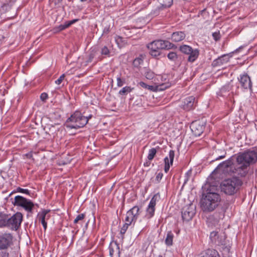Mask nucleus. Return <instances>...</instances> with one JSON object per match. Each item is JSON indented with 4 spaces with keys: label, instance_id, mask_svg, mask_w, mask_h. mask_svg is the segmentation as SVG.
I'll return each mask as SVG.
<instances>
[{
    "label": "nucleus",
    "instance_id": "12",
    "mask_svg": "<svg viewBox=\"0 0 257 257\" xmlns=\"http://www.w3.org/2000/svg\"><path fill=\"white\" fill-rule=\"evenodd\" d=\"M160 196L159 193H157L152 198L147 208L146 216L148 218H151L154 216L156 202L159 199H160Z\"/></svg>",
    "mask_w": 257,
    "mask_h": 257
},
{
    "label": "nucleus",
    "instance_id": "47",
    "mask_svg": "<svg viewBox=\"0 0 257 257\" xmlns=\"http://www.w3.org/2000/svg\"><path fill=\"white\" fill-rule=\"evenodd\" d=\"M40 98L42 101H45L48 98V95L46 93H43L40 96Z\"/></svg>",
    "mask_w": 257,
    "mask_h": 257
},
{
    "label": "nucleus",
    "instance_id": "45",
    "mask_svg": "<svg viewBox=\"0 0 257 257\" xmlns=\"http://www.w3.org/2000/svg\"><path fill=\"white\" fill-rule=\"evenodd\" d=\"M65 76L64 74L61 75L60 77L57 80L55 81V83L58 85L60 84L62 81L64 80Z\"/></svg>",
    "mask_w": 257,
    "mask_h": 257
},
{
    "label": "nucleus",
    "instance_id": "38",
    "mask_svg": "<svg viewBox=\"0 0 257 257\" xmlns=\"http://www.w3.org/2000/svg\"><path fill=\"white\" fill-rule=\"evenodd\" d=\"M85 214L82 213L78 215L76 218L74 220V223L77 224L79 223V221H82L85 217Z\"/></svg>",
    "mask_w": 257,
    "mask_h": 257
},
{
    "label": "nucleus",
    "instance_id": "14",
    "mask_svg": "<svg viewBox=\"0 0 257 257\" xmlns=\"http://www.w3.org/2000/svg\"><path fill=\"white\" fill-rule=\"evenodd\" d=\"M238 79L242 88L245 89H251L252 82L250 77L246 73L240 75Z\"/></svg>",
    "mask_w": 257,
    "mask_h": 257
},
{
    "label": "nucleus",
    "instance_id": "16",
    "mask_svg": "<svg viewBox=\"0 0 257 257\" xmlns=\"http://www.w3.org/2000/svg\"><path fill=\"white\" fill-rule=\"evenodd\" d=\"M175 156V152L173 150H170L169 154V157H166L164 159L165 168L164 170L167 173L170 169V165H172Z\"/></svg>",
    "mask_w": 257,
    "mask_h": 257
},
{
    "label": "nucleus",
    "instance_id": "5",
    "mask_svg": "<svg viewBox=\"0 0 257 257\" xmlns=\"http://www.w3.org/2000/svg\"><path fill=\"white\" fill-rule=\"evenodd\" d=\"M242 185V181L237 177L224 180L221 184V189L226 194L232 195L236 192Z\"/></svg>",
    "mask_w": 257,
    "mask_h": 257
},
{
    "label": "nucleus",
    "instance_id": "4",
    "mask_svg": "<svg viewBox=\"0 0 257 257\" xmlns=\"http://www.w3.org/2000/svg\"><path fill=\"white\" fill-rule=\"evenodd\" d=\"M147 47L150 50L151 55L156 57L160 55L161 49H171L176 46L168 41L158 40L149 43Z\"/></svg>",
    "mask_w": 257,
    "mask_h": 257
},
{
    "label": "nucleus",
    "instance_id": "34",
    "mask_svg": "<svg viewBox=\"0 0 257 257\" xmlns=\"http://www.w3.org/2000/svg\"><path fill=\"white\" fill-rule=\"evenodd\" d=\"M156 153H157V151L155 148H152V149H150L149 151L148 159L149 160H152L154 159L155 156L156 155Z\"/></svg>",
    "mask_w": 257,
    "mask_h": 257
},
{
    "label": "nucleus",
    "instance_id": "39",
    "mask_svg": "<svg viewBox=\"0 0 257 257\" xmlns=\"http://www.w3.org/2000/svg\"><path fill=\"white\" fill-rule=\"evenodd\" d=\"M117 86L118 87H121L125 82V78H121L120 76H118L116 78Z\"/></svg>",
    "mask_w": 257,
    "mask_h": 257
},
{
    "label": "nucleus",
    "instance_id": "6",
    "mask_svg": "<svg viewBox=\"0 0 257 257\" xmlns=\"http://www.w3.org/2000/svg\"><path fill=\"white\" fill-rule=\"evenodd\" d=\"M140 214V208L138 206H135L130 209L126 214L125 218V223L123 224L120 230V233L124 234L127 230L128 226L132 223L135 224Z\"/></svg>",
    "mask_w": 257,
    "mask_h": 257
},
{
    "label": "nucleus",
    "instance_id": "46",
    "mask_svg": "<svg viewBox=\"0 0 257 257\" xmlns=\"http://www.w3.org/2000/svg\"><path fill=\"white\" fill-rule=\"evenodd\" d=\"M95 56V53L94 52H91L88 56V60H87V62H92V60L93 59L94 57Z\"/></svg>",
    "mask_w": 257,
    "mask_h": 257
},
{
    "label": "nucleus",
    "instance_id": "20",
    "mask_svg": "<svg viewBox=\"0 0 257 257\" xmlns=\"http://www.w3.org/2000/svg\"><path fill=\"white\" fill-rule=\"evenodd\" d=\"M229 58L228 57L227 55H224L214 60L212 63V65L213 66L221 65L224 63L227 62Z\"/></svg>",
    "mask_w": 257,
    "mask_h": 257
},
{
    "label": "nucleus",
    "instance_id": "40",
    "mask_svg": "<svg viewBox=\"0 0 257 257\" xmlns=\"http://www.w3.org/2000/svg\"><path fill=\"white\" fill-rule=\"evenodd\" d=\"M109 49H108L107 47L106 46H104L102 49H101V54L102 55H107V56H108L109 54Z\"/></svg>",
    "mask_w": 257,
    "mask_h": 257
},
{
    "label": "nucleus",
    "instance_id": "41",
    "mask_svg": "<svg viewBox=\"0 0 257 257\" xmlns=\"http://www.w3.org/2000/svg\"><path fill=\"white\" fill-rule=\"evenodd\" d=\"M212 37L215 41H217L220 39V32H216L212 34Z\"/></svg>",
    "mask_w": 257,
    "mask_h": 257
},
{
    "label": "nucleus",
    "instance_id": "49",
    "mask_svg": "<svg viewBox=\"0 0 257 257\" xmlns=\"http://www.w3.org/2000/svg\"><path fill=\"white\" fill-rule=\"evenodd\" d=\"M18 190L21 193H26V194L29 193V190L27 189H22L21 188H19Z\"/></svg>",
    "mask_w": 257,
    "mask_h": 257
},
{
    "label": "nucleus",
    "instance_id": "26",
    "mask_svg": "<svg viewBox=\"0 0 257 257\" xmlns=\"http://www.w3.org/2000/svg\"><path fill=\"white\" fill-rule=\"evenodd\" d=\"M218 252L214 249L206 250L201 257H217Z\"/></svg>",
    "mask_w": 257,
    "mask_h": 257
},
{
    "label": "nucleus",
    "instance_id": "2",
    "mask_svg": "<svg viewBox=\"0 0 257 257\" xmlns=\"http://www.w3.org/2000/svg\"><path fill=\"white\" fill-rule=\"evenodd\" d=\"M216 170L225 175H238L244 176L246 175V171L242 170L240 166L236 167L233 163L232 158L220 163Z\"/></svg>",
    "mask_w": 257,
    "mask_h": 257
},
{
    "label": "nucleus",
    "instance_id": "24",
    "mask_svg": "<svg viewBox=\"0 0 257 257\" xmlns=\"http://www.w3.org/2000/svg\"><path fill=\"white\" fill-rule=\"evenodd\" d=\"M8 215L0 212V227H7Z\"/></svg>",
    "mask_w": 257,
    "mask_h": 257
},
{
    "label": "nucleus",
    "instance_id": "19",
    "mask_svg": "<svg viewBox=\"0 0 257 257\" xmlns=\"http://www.w3.org/2000/svg\"><path fill=\"white\" fill-rule=\"evenodd\" d=\"M185 37V34L183 32H175L172 34L171 39L173 42H178L184 40Z\"/></svg>",
    "mask_w": 257,
    "mask_h": 257
},
{
    "label": "nucleus",
    "instance_id": "51",
    "mask_svg": "<svg viewBox=\"0 0 257 257\" xmlns=\"http://www.w3.org/2000/svg\"><path fill=\"white\" fill-rule=\"evenodd\" d=\"M41 223L43 225V226L44 229L46 230L47 228V223L46 221H43V222H41Z\"/></svg>",
    "mask_w": 257,
    "mask_h": 257
},
{
    "label": "nucleus",
    "instance_id": "42",
    "mask_svg": "<svg viewBox=\"0 0 257 257\" xmlns=\"http://www.w3.org/2000/svg\"><path fill=\"white\" fill-rule=\"evenodd\" d=\"M163 176V174L162 172H159L156 174L155 182L157 183H159Z\"/></svg>",
    "mask_w": 257,
    "mask_h": 257
},
{
    "label": "nucleus",
    "instance_id": "29",
    "mask_svg": "<svg viewBox=\"0 0 257 257\" xmlns=\"http://www.w3.org/2000/svg\"><path fill=\"white\" fill-rule=\"evenodd\" d=\"M160 4L164 8L170 7L173 2V0H158Z\"/></svg>",
    "mask_w": 257,
    "mask_h": 257
},
{
    "label": "nucleus",
    "instance_id": "13",
    "mask_svg": "<svg viewBox=\"0 0 257 257\" xmlns=\"http://www.w3.org/2000/svg\"><path fill=\"white\" fill-rule=\"evenodd\" d=\"M195 103H197V101L194 96H188L184 100L181 107L184 110L189 111L195 107Z\"/></svg>",
    "mask_w": 257,
    "mask_h": 257
},
{
    "label": "nucleus",
    "instance_id": "32",
    "mask_svg": "<svg viewBox=\"0 0 257 257\" xmlns=\"http://www.w3.org/2000/svg\"><path fill=\"white\" fill-rule=\"evenodd\" d=\"M133 89V88H132L131 86H125L119 91V94L121 95H126L131 92Z\"/></svg>",
    "mask_w": 257,
    "mask_h": 257
},
{
    "label": "nucleus",
    "instance_id": "11",
    "mask_svg": "<svg viewBox=\"0 0 257 257\" xmlns=\"http://www.w3.org/2000/svg\"><path fill=\"white\" fill-rule=\"evenodd\" d=\"M195 214V207L192 204L184 206L182 210V218L184 221L191 220Z\"/></svg>",
    "mask_w": 257,
    "mask_h": 257
},
{
    "label": "nucleus",
    "instance_id": "56",
    "mask_svg": "<svg viewBox=\"0 0 257 257\" xmlns=\"http://www.w3.org/2000/svg\"><path fill=\"white\" fill-rule=\"evenodd\" d=\"M86 117H87L89 119L91 118L92 117V115H89L88 117L87 116Z\"/></svg>",
    "mask_w": 257,
    "mask_h": 257
},
{
    "label": "nucleus",
    "instance_id": "35",
    "mask_svg": "<svg viewBox=\"0 0 257 257\" xmlns=\"http://www.w3.org/2000/svg\"><path fill=\"white\" fill-rule=\"evenodd\" d=\"M144 75L146 78L149 80L153 79L155 76L154 73L150 70H147L145 72Z\"/></svg>",
    "mask_w": 257,
    "mask_h": 257
},
{
    "label": "nucleus",
    "instance_id": "25",
    "mask_svg": "<svg viewBox=\"0 0 257 257\" xmlns=\"http://www.w3.org/2000/svg\"><path fill=\"white\" fill-rule=\"evenodd\" d=\"M34 206L33 203L31 200L27 199V203H24L21 207L28 212H32Z\"/></svg>",
    "mask_w": 257,
    "mask_h": 257
},
{
    "label": "nucleus",
    "instance_id": "8",
    "mask_svg": "<svg viewBox=\"0 0 257 257\" xmlns=\"http://www.w3.org/2000/svg\"><path fill=\"white\" fill-rule=\"evenodd\" d=\"M7 227L17 230L21 225L23 220V215L20 212H17L11 217H8Z\"/></svg>",
    "mask_w": 257,
    "mask_h": 257
},
{
    "label": "nucleus",
    "instance_id": "54",
    "mask_svg": "<svg viewBox=\"0 0 257 257\" xmlns=\"http://www.w3.org/2000/svg\"><path fill=\"white\" fill-rule=\"evenodd\" d=\"M225 157V156H219V157L217 158L216 159V160H219V159H222V158H224Z\"/></svg>",
    "mask_w": 257,
    "mask_h": 257
},
{
    "label": "nucleus",
    "instance_id": "55",
    "mask_svg": "<svg viewBox=\"0 0 257 257\" xmlns=\"http://www.w3.org/2000/svg\"><path fill=\"white\" fill-rule=\"evenodd\" d=\"M55 3L56 4V3L59 4V3H61L62 1V0H55Z\"/></svg>",
    "mask_w": 257,
    "mask_h": 257
},
{
    "label": "nucleus",
    "instance_id": "10",
    "mask_svg": "<svg viewBox=\"0 0 257 257\" xmlns=\"http://www.w3.org/2000/svg\"><path fill=\"white\" fill-rule=\"evenodd\" d=\"M13 236L10 233L0 234V250L7 249L13 243Z\"/></svg>",
    "mask_w": 257,
    "mask_h": 257
},
{
    "label": "nucleus",
    "instance_id": "31",
    "mask_svg": "<svg viewBox=\"0 0 257 257\" xmlns=\"http://www.w3.org/2000/svg\"><path fill=\"white\" fill-rule=\"evenodd\" d=\"M192 50L193 49L188 45H183L180 47V50L182 53L187 55L190 53Z\"/></svg>",
    "mask_w": 257,
    "mask_h": 257
},
{
    "label": "nucleus",
    "instance_id": "48",
    "mask_svg": "<svg viewBox=\"0 0 257 257\" xmlns=\"http://www.w3.org/2000/svg\"><path fill=\"white\" fill-rule=\"evenodd\" d=\"M110 31V28L109 27H106L104 28L103 31V35L105 34H108L109 32Z\"/></svg>",
    "mask_w": 257,
    "mask_h": 257
},
{
    "label": "nucleus",
    "instance_id": "3",
    "mask_svg": "<svg viewBox=\"0 0 257 257\" xmlns=\"http://www.w3.org/2000/svg\"><path fill=\"white\" fill-rule=\"evenodd\" d=\"M257 160V152L254 150H247L239 153L236 157V162L242 170L246 169L250 164Z\"/></svg>",
    "mask_w": 257,
    "mask_h": 257
},
{
    "label": "nucleus",
    "instance_id": "1",
    "mask_svg": "<svg viewBox=\"0 0 257 257\" xmlns=\"http://www.w3.org/2000/svg\"><path fill=\"white\" fill-rule=\"evenodd\" d=\"M221 200L220 195L211 190L207 189L206 194L202 195L201 200V207L204 212L213 211L219 205Z\"/></svg>",
    "mask_w": 257,
    "mask_h": 257
},
{
    "label": "nucleus",
    "instance_id": "37",
    "mask_svg": "<svg viewBox=\"0 0 257 257\" xmlns=\"http://www.w3.org/2000/svg\"><path fill=\"white\" fill-rule=\"evenodd\" d=\"M167 57L169 59L172 61H176L178 58L176 53L174 52H171L167 55Z\"/></svg>",
    "mask_w": 257,
    "mask_h": 257
},
{
    "label": "nucleus",
    "instance_id": "17",
    "mask_svg": "<svg viewBox=\"0 0 257 257\" xmlns=\"http://www.w3.org/2000/svg\"><path fill=\"white\" fill-rule=\"evenodd\" d=\"M224 217V213L221 212H215L211 217H209V219L211 222H212L214 225L218 224L220 220L222 219Z\"/></svg>",
    "mask_w": 257,
    "mask_h": 257
},
{
    "label": "nucleus",
    "instance_id": "27",
    "mask_svg": "<svg viewBox=\"0 0 257 257\" xmlns=\"http://www.w3.org/2000/svg\"><path fill=\"white\" fill-rule=\"evenodd\" d=\"M174 238L173 233L171 231H169L167 232V237L165 239V243L168 246L172 245L173 244V239Z\"/></svg>",
    "mask_w": 257,
    "mask_h": 257
},
{
    "label": "nucleus",
    "instance_id": "9",
    "mask_svg": "<svg viewBox=\"0 0 257 257\" xmlns=\"http://www.w3.org/2000/svg\"><path fill=\"white\" fill-rule=\"evenodd\" d=\"M205 124V122L202 120H196L191 123L190 128L195 136H200L203 133Z\"/></svg>",
    "mask_w": 257,
    "mask_h": 257
},
{
    "label": "nucleus",
    "instance_id": "21",
    "mask_svg": "<svg viewBox=\"0 0 257 257\" xmlns=\"http://www.w3.org/2000/svg\"><path fill=\"white\" fill-rule=\"evenodd\" d=\"M27 199L18 195L15 197V201L13 203L15 206H21L24 203H27Z\"/></svg>",
    "mask_w": 257,
    "mask_h": 257
},
{
    "label": "nucleus",
    "instance_id": "33",
    "mask_svg": "<svg viewBox=\"0 0 257 257\" xmlns=\"http://www.w3.org/2000/svg\"><path fill=\"white\" fill-rule=\"evenodd\" d=\"M143 62V60L140 57L136 58L133 61V65L135 67L139 68Z\"/></svg>",
    "mask_w": 257,
    "mask_h": 257
},
{
    "label": "nucleus",
    "instance_id": "43",
    "mask_svg": "<svg viewBox=\"0 0 257 257\" xmlns=\"http://www.w3.org/2000/svg\"><path fill=\"white\" fill-rule=\"evenodd\" d=\"M139 85L142 87L145 88H148V89H150V90H152L153 88V86L148 85L146 84L145 82H142V81H141V82H140L139 83Z\"/></svg>",
    "mask_w": 257,
    "mask_h": 257
},
{
    "label": "nucleus",
    "instance_id": "52",
    "mask_svg": "<svg viewBox=\"0 0 257 257\" xmlns=\"http://www.w3.org/2000/svg\"><path fill=\"white\" fill-rule=\"evenodd\" d=\"M76 21H77V20L75 19V20H73L72 21L68 22H67V24H70V26L72 24H73V23H74Z\"/></svg>",
    "mask_w": 257,
    "mask_h": 257
},
{
    "label": "nucleus",
    "instance_id": "30",
    "mask_svg": "<svg viewBox=\"0 0 257 257\" xmlns=\"http://www.w3.org/2000/svg\"><path fill=\"white\" fill-rule=\"evenodd\" d=\"M70 26V24H67V22L64 25H60L58 27H55L53 29V31L55 33H58L65 29L68 28Z\"/></svg>",
    "mask_w": 257,
    "mask_h": 257
},
{
    "label": "nucleus",
    "instance_id": "50",
    "mask_svg": "<svg viewBox=\"0 0 257 257\" xmlns=\"http://www.w3.org/2000/svg\"><path fill=\"white\" fill-rule=\"evenodd\" d=\"M25 155L27 157V158H29V159H31L33 157L32 152H30L29 153L26 154Z\"/></svg>",
    "mask_w": 257,
    "mask_h": 257
},
{
    "label": "nucleus",
    "instance_id": "15",
    "mask_svg": "<svg viewBox=\"0 0 257 257\" xmlns=\"http://www.w3.org/2000/svg\"><path fill=\"white\" fill-rule=\"evenodd\" d=\"M109 249L110 257H119V246L116 241H112L110 243Z\"/></svg>",
    "mask_w": 257,
    "mask_h": 257
},
{
    "label": "nucleus",
    "instance_id": "53",
    "mask_svg": "<svg viewBox=\"0 0 257 257\" xmlns=\"http://www.w3.org/2000/svg\"><path fill=\"white\" fill-rule=\"evenodd\" d=\"M9 255V254L8 252H5L4 253H3L2 257H8Z\"/></svg>",
    "mask_w": 257,
    "mask_h": 257
},
{
    "label": "nucleus",
    "instance_id": "23",
    "mask_svg": "<svg viewBox=\"0 0 257 257\" xmlns=\"http://www.w3.org/2000/svg\"><path fill=\"white\" fill-rule=\"evenodd\" d=\"M199 54V52L197 49H193L191 52L188 54V61L193 62L198 57Z\"/></svg>",
    "mask_w": 257,
    "mask_h": 257
},
{
    "label": "nucleus",
    "instance_id": "28",
    "mask_svg": "<svg viewBox=\"0 0 257 257\" xmlns=\"http://www.w3.org/2000/svg\"><path fill=\"white\" fill-rule=\"evenodd\" d=\"M49 210H45L43 211L41 213H39L38 217L39 218V220L43 222V221H45V219H48L49 218V215H48Z\"/></svg>",
    "mask_w": 257,
    "mask_h": 257
},
{
    "label": "nucleus",
    "instance_id": "22",
    "mask_svg": "<svg viewBox=\"0 0 257 257\" xmlns=\"http://www.w3.org/2000/svg\"><path fill=\"white\" fill-rule=\"evenodd\" d=\"M27 199L18 195L15 197V201L13 203L15 206H21L24 203H27Z\"/></svg>",
    "mask_w": 257,
    "mask_h": 257
},
{
    "label": "nucleus",
    "instance_id": "36",
    "mask_svg": "<svg viewBox=\"0 0 257 257\" xmlns=\"http://www.w3.org/2000/svg\"><path fill=\"white\" fill-rule=\"evenodd\" d=\"M218 232L217 231H212L210 233V238L212 242H214L215 243H217V238Z\"/></svg>",
    "mask_w": 257,
    "mask_h": 257
},
{
    "label": "nucleus",
    "instance_id": "44",
    "mask_svg": "<svg viewBox=\"0 0 257 257\" xmlns=\"http://www.w3.org/2000/svg\"><path fill=\"white\" fill-rule=\"evenodd\" d=\"M192 175V171L191 170L188 171V172L185 174V179L184 180V183H186L189 179V178Z\"/></svg>",
    "mask_w": 257,
    "mask_h": 257
},
{
    "label": "nucleus",
    "instance_id": "18",
    "mask_svg": "<svg viewBox=\"0 0 257 257\" xmlns=\"http://www.w3.org/2000/svg\"><path fill=\"white\" fill-rule=\"evenodd\" d=\"M12 0H0V11L5 13L11 9Z\"/></svg>",
    "mask_w": 257,
    "mask_h": 257
},
{
    "label": "nucleus",
    "instance_id": "7",
    "mask_svg": "<svg viewBox=\"0 0 257 257\" xmlns=\"http://www.w3.org/2000/svg\"><path fill=\"white\" fill-rule=\"evenodd\" d=\"M88 118L82 115L79 111H76L67 120V122L71 123L68 126L71 128H78L85 126L88 122Z\"/></svg>",
    "mask_w": 257,
    "mask_h": 257
}]
</instances>
